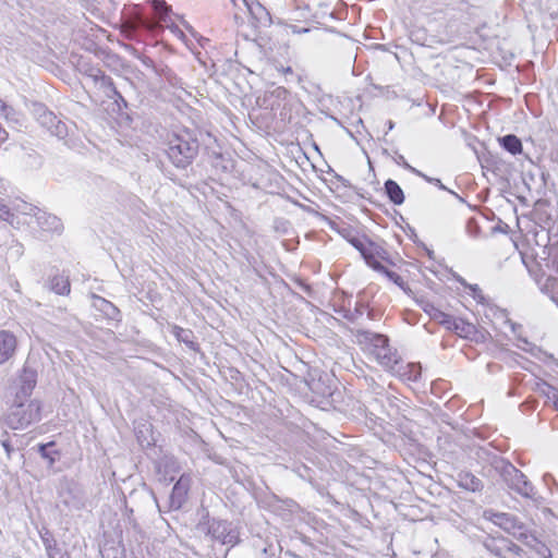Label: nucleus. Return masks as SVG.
<instances>
[{
    "label": "nucleus",
    "mask_w": 558,
    "mask_h": 558,
    "mask_svg": "<svg viewBox=\"0 0 558 558\" xmlns=\"http://www.w3.org/2000/svg\"><path fill=\"white\" fill-rule=\"evenodd\" d=\"M412 367H413V373H416L418 366H412Z\"/></svg>",
    "instance_id": "5fc2aeb1"
},
{
    "label": "nucleus",
    "mask_w": 558,
    "mask_h": 558,
    "mask_svg": "<svg viewBox=\"0 0 558 558\" xmlns=\"http://www.w3.org/2000/svg\"><path fill=\"white\" fill-rule=\"evenodd\" d=\"M49 558H69V556L60 551H53L49 554Z\"/></svg>",
    "instance_id": "a18cd8bd"
},
{
    "label": "nucleus",
    "mask_w": 558,
    "mask_h": 558,
    "mask_svg": "<svg viewBox=\"0 0 558 558\" xmlns=\"http://www.w3.org/2000/svg\"><path fill=\"white\" fill-rule=\"evenodd\" d=\"M54 442L40 444L38 445V452L40 456L48 461V466H52L56 462V454L58 451L53 449Z\"/></svg>",
    "instance_id": "c756f323"
},
{
    "label": "nucleus",
    "mask_w": 558,
    "mask_h": 558,
    "mask_svg": "<svg viewBox=\"0 0 558 558\" xmlns=\"http://www.w3.org/2000/svg\"><path fill=\"white\" fill-rule=\"evenodd\" d=\"M484 547L497 558H530L519 545L506 537L487 538Z\"/></svg>",
    "instance_id": "423d86ee"
},
{
    "label": "nucleus",
    "mask_w": 558,
    "mask_h": 558,
    "mask_svg": "<svg viewBox=\"0 0 558 558\" xmlns=\"http://www.w3.org/2000/svg\"><path fill=\"white\" fill-rule=\"evenodd\" d=\"M553 405L555 407V409L558 411V397L556 398V400L553 402Z\"/></svg>",
    "instance_id": "603ef678"
},
{
    "label": "nucleus",
    "mask_w": 558,
    "mask_h": 558,
    "mask_svg": "<svg viewBox=\"0 0 558 558\" xmlns=\"http://www.w3.org/2000/svg\"><path fill=\"white\" fill-rule=\"evenodd\" d=\"M7 105H8V104H7L3 99H1V98H0V113H1L2 111H4V108H5V106H7Z\"/></svg>",
    "instance_id": "de8ad7c7"
},
{
    "label": "nucleus",
    "mask_w": 558,
    "mask_h": 558,
    "mask_svg": "<svg viewBox=\"0 0 558 558\" xmlns=\"http://www.w3.org/2000/svg\"><path fill=\"white\" fill-rule=\"evenodd\" d=\"M37 384V372L25 364L19 376L16 399L27 398L32 395Z\"/></svg>",
    "instance_id": "9b49d317"
},
{
    "label": "nucleus",
    "mask_w": 558,
    "mask_h": 558,
    "mask_svg": "<svg viewBox=\"0 0 558 558\" xmlns=\"http://www.w3.org/2000/svg\"><path fill=\"white\" fill-rule=\"evenodd\" d=\"M199 529L202 531L206 530V533L214 539L223 545H229L230 547H233L240 542L238 530L227 521L213 520L206 527L199 526Z\"/></svg>",
    "instance_id": "0eeeda50"
},
{
    "label": "nucleus",
    "mask_w": 558,
    "mask_h": 558,
    "mask_svg": "<svg viewBox=\"0 0 558 558\" xmlns=\"http://www.w3.org/2000/svg\"><path fill=\"white\" fill-rule=\"evenodd\" d=\"M0 442H1V446L3 447V449L5 450L8 458L10 459L11 453L14 451V449L9 440L7 433L3 434V438L0 439Z\"/></svg>",
    "instance_id": "a19ab883"
},
{
    "label": "nucleus",
    "mask_w": 558,
    "mask_h": 558,
    "mask_svg": "<svg viewBox=\"0 0 558 558\" xmlns=\"http://www.w3.org/2000/svg\"><path fill=\"white\" fill-rule=\"evenodd\" d=\"M92 300H93V306L96 310L104 313V315H106L108 318L116 319L119 316L120 311L110 301H108L99 295H96L94 293L92 294Z\"/></svg>",
    "instance_id": "dca6fc26"
},
{
    "label": "nucleus",
    "mask_w": 558,
    "mask_h": 558,
    "mask_svg": "<svg viewBox=\"0 0 558 558\" xmlns=\"http://www.w3.org/2000/svg\"><path fill=\"white\" fill-rule=\"evenodd\" d=\"M233 4L235 8H238L239 10H242V7L245 8L251 14H256V11H262L264 10V8L259 4V3H256L255 5L254 4H250L247 2V0H232Z\"/></svg>",
    "instance_id": "c9c22d12"
},
{
    "label": "nucleus",
    "mask_w": 558,
    "mask_h": 558,
    "mask_svg": "<svg viewBox=\"0 0 558 558\" xmlns=\"http://www.w3.org/2000/svg\"><path fill=\"white\" fill-rule=\"evenodd\" d=\"M14 218L15 216L10 207L0 198V219L13 225Z\"/></svg>",
    "instance_id": "e433bc0d"
},
{
    "label": "nucleus",
    "mask_w": 558,
    "mask_h": 558,
    "mask_svg": "<svg viewBox=\"0 0 558 558\" xmlns=\"http://www.w3.org/2000/svg\"><path fill=\"white\" fill-rule=\"evenodd\" d=\"M0 118H3L9 123L21 124L22 116L12 106L7 105L4 111L0 113Z\"/></svg>",
    "instance_id": "2f4dec72"
},
{
    "label": "nucleus",
    "mask_w": 558,
    "mask_h": 558,
    "mask_svg": "<svg viewBox=\"0 0 558 558\" xmlns=\"http://www.w3.org/2000/svg\"><path fill=\"white\" fill-rule=\"evenodd\" d=\"M470 289L475 293L477 291H480L478 287L476 284L474 286H470Z\"/></svg>",
    "instance_id": "8fccbe9b"
},
{
    "label": "nucleus",
    "mask_w": 558,
    "mask_h": 558,
    "mask_svg": "<svg viewBox=\"0 0 558 558\" xmlns=\"http://www.w3.org/2000/svg\"><path fill=\"white\" fill-rule=\"evenodd\" d=\"M168 501H169V505L170 507L172 506V504L174 502V486H172L169 490V494H168Z\"/></svg>",
    "instance_id": "c03bdc74"
},
{
    "label": "nucleus",
    "mask_w": 558,
    "mask_h": 558,
    "mask_svg": "<svg viewBox=\"0 0 558 558\" xmlns=\"http://www.w3.org/2000/svg\"><path fill=\"white\" fill-rule=\"evenodd\" d=\"M380 272H384L387 276V278H389V280L395 282L401 289H403V290L405 289L404 288L405 283H404L403 278L400 275H398L397 272L391 271V270L387 269L386 267H384V269H381Z\"/></svg>",
    "instance_id": "4c0bfd02"
},
{
    "label": "nucleus",
    "mask_w": 558,
    "mask_h": 558,
    "mask_svg": "<svg viewBox=\"0 0 558 558\" xmlns=\"http://www.w3.org/2000/svg\"><path fill=\"white\" fill-rule=\"evenodd\" d=\"M424 180H426L427 182H432V183H435L439 186V189L441 190H446V187L442 185V183L440 182L439 179H435V178H429L427 177L426 174L423 173V175H421Z\"/></svg>",
    "instance_id": "37998d69"
},
{
    "label": "nucleus",
    "mask_w": 558,
    "mask_h": 558,
    "mask_svg": "<svg viewBox=\"0 0 558 558\" xmlns=\"http://www.w3.org/2000/svg\"><path fill=\"white\" fill-rule=\"evenodd\" d=\"M535 281L541 291L548 295L558 306V278L548 276L544 281H542V278L535 277Z\"/></svg>",
    "instance_id": "2eb2a0df"
},
{
    "label": "nucleus",
    "mask_w": 558,
    "mask_h": 558,
    "mask_svg": "<svg viewBox=\"0 0 558 558\" xmlns=\"http://www.w3.org/2000/svg\"><path fill=\"white\" fill-rule=\"evenodd\" d=\"M177 102H182L186 107L192 108L197 102V99L191 92L177 87Z\"/></svg>",
    "instance_id": "7c9ffc66"
},
{
    "label": "nucleus",
    "mask_w": 558,
    "mask_h": 558,
    "mask_svg": "<svg viewBox=\"0 0 558 558\" xmlns=\"http://www.w3.org/2000/svg\"><path fill=\"white\" fill-rule=\"evenodd\" d=\"M50 287L57 294L64 295L70 293L69 279L63 276H54L50 281Z\"/></svg>",
    "instance_id": "cd10ccee"
},
{
    "label": "nucleus",
    "mask_w": 558,
    "mask_h": 558,
    "mask_svg": "<svg viewBox=\"0 0 558 558\" xmlns=\"http://www.w3.org/2000/svg\"><path fill=\"white\" fill-rule=\"evenodd\" d=\"M385 191L395 205H401L404 202L403 191L396 181L391 179L387 180L385 182Z\"/></svg>",
    "instance_id": "5701e85b"
},
{
    "label": "nucleus",
    "mask_w": 558,
    "mask_h": 558,
    "mask_svg": "<svg viewBox=\"0 0 558 558\" xmlns=\"http://www.w3.org/2000/svg\"><path fill=\"white\" fill-rule=\"evenodd\" d=\"M496 469L499 470L500 476L505 484L511 490L515 492L523 498L537 500V492L526 476L518 470L513 464L501 460Z\"/></svg>",
    "instance_id": "7ed1b4c3"
},
{
    "label": "nucleus",
    "mask_w": 558,
    "mask_h": 558,
    "mask_svg": "<svg viewBox=\"0 0 558 558\" xmlns=\"http://www.w3.org/2000/svg\"><path fill=\"white\" fill-rule=\"evenodd\" d=\"M446 328L453 330L459 337L471 341L484 342L486 340L485 331L478 330L474 324L463 318H454L451 316L450 323L447 324Z\"/></svg>",
    "instance_id": "6e6552de"
},
{
    "label": "nucleus",
    "mask_w": 558,
    "mask_h": 558,
    "mask_svg": "<svg viewBox=\"0 0 558 558\" xmlns=\"http://www.w3.org/2000/svg\"><path fill=\"white\" fill-rule=\"evenodd\" d=\"M395 161L399 166H402L404 169L411 171L412 173H414L416 175H423V173L420 170H417L414 167L410 166L402 155L397 154V156L395 158Z\"/></svg>",
    "instance_id": "58836bf2"
},
{
    "label": "nucleus",
    "mask_w": 558,
    "mask_h": 558,
    "mask_svg": "<svg viewBox=\"0 0 558 558\" xmlns=\"http://www.w3.org/2000/svg\"><path fill=\"white\" fill-rule=\"evenodd\" d=\"M344 232H345V230L342 231V235L345 239H348V241L362 254L368 240L366 238L350 236V232H348V233H344Z\"/></svg>",
    "instance_id": "72a5a7b5"
},
{
    "label": "nucleus",
    "mask_w": 558,
    "mask_h": 558,
    "mask_svg": "<svg viewBox=\"0 0 558 558\" xmlns=\"http://www.w3.org/2000/svg\"><path fill=\"white\" fill-rule=\"evenodd\" d=\"M90 76L94 78V81L99 84L100 88H102L108 96H111L110 93L114 96H118L122 98L120 93L116 89V86L113 84V81L110 76L106 75L102 71L99 69L93 70V73Z\"/></svg>",
    "instance_id": "f3484780"
},
{
    "label": "nucleus",
    "mask_w": 558,
    "mask_h": 558,
    "mask_svg": "<svg viewBox=\"0 0 558 558\" xmlns=\"http://www.w3.org/2000/svg\"><path fill=\"white\" fill-rule=\"evenodd\" d=\"M157 506H158L159 511H160V512H162V510H161V506L159 505V502H158V501H157Z\"/></svg>",
    "instance_id": "6e6d98bb"
},
{
    "label": "nucleus",
    "mask_w": 558,
    "mask_h": 558,
    "mask_svg": "<svg viewBox=\"0 0 558 558\" xmlns=\"http://www.w3.org/2000/svg\"><path fill=\"white\" fill-rule=\"evenodd\" d=\"M494 524L501 527L504 531L512 534L518 538H522L524 535L523 526L518 522V520L505 512H490L487 517Z\"/></svg>",
    "instance_id": "1a4fd4ad"
},
{
    "label": "nucleus",
    "mask_w": 558,
    "mask_h": 558,
    "mask_svg": "<svg viewBox=\"0 0 558 558\" xmlns=\"http://www.w3.org/2000/svg\"><path fill=\"white\" fill-rule=\"evenodd\" d=\"M40 410L37 400L16 399L7 415V424L12 429H24L41 420Z\"/></svg>",
    "instance_id": "f03ea898"
},
{
    "label": "nucleus",
    "mask_w": 558,
    "mask_h": 558,
    "mask_svg": "<svg viewBox=\"0 0 558 558\" xmlns=\"http://www.w3.org/2000/svg\"><path fill=\"white\" fill-rule=\"evenodd\" d=\"M31 112L34 116V118L40 123L44 118H46V114L50 112V110L41 102H32L31 105Z\"/></svg>",
    "instance_id": "473e14b6"
},
{
    "label": "nucleus",
    "mask_w": 558,
    "mask_h": 558,
    "mask_svg": "<svg viewBox=\"0 0 558 558\" xmlns=\"http://www.w3.org/2000/svg\"><path fill=\"white\" fill-rule=\"evenodd\" d=\"M538 389L546 397L548 402L553 403L556 398H558V389L546 383L539 385Z\"/></svg>",
    "instance_id": "f704fd0d"
},
{
    "label": "nucleus",
    "mask_w": 558,
    "mask_h": 558,
    "mask_svg": "<svg viewBox=\"0 0 558 558\" xmlns=\"http://www.w3.org/2000/svg\"><path fill=\"white\" fill-rule=\"evenodd\" d=\"M289 95V92L284 87H277L272 92H270V96L276 97L278 99H286Z\"/></svg>",
    "instance_id": "79ce46f5"
},
{
    "label": "nucleus",
    "mask_w": 558,
    "mask_h": 558,
    "mask_svg": "<svg viewBox=\"0 0 558 558\" xmlns=\"http://www.w3.org/2000/svg\"><path fill=\"white\" fill-rule=\"evenodd\" d=\"M184 25L194 39L190 38L183 31L179 29L178 27L177 39H179L182 43L186 51H190L191 53L197 56L199 53V51L197 50L198 40L195 38V33L193 28L190 25H186L185 23Z\"/></svg>",
    "instance_id": "6ab92c4d"
},
{
    "label": "nucleus",
    "mask_w": 558,
    "mask_h": 558,
    "mask_svg": "<svg viewBox=\"0 0 558 558\" xmlns=\"http://www.w3.org/2000/svg\"><path fill=\"white\" fill-rule=\"evenodd\" d=\"M500 145L510 154L517 155L522 151V143L519 137L508 134L499 138Z\"/></svg>",
    "instance_id": "393cba45"
},
{
    "label": "nucleus",
    "mask_w": 558,
    "mask_h": 558,
    "mask_svg": "<svg viewBox=\"0 0 558 558\" xmlns=\"http://www.w3.org/2000/svg\"><path fill=\"white\" fill-rule=\"evenodd\" d=\"M524 544L530 547L533 551H535L541 558H550L551 550L547 545L537 539L534 535H529L524 533L523 537Z\"/></svg>",
    "instance_id": "a211bd4d"
},
{
    "label": "nucleus",
    "mask_w": 558,
    "mask_h": 558,
    "mask_svg": "<svg viewBox=\"0 0 558 558\" xmlns=\"http://www.w3.org/2000/svg\"><path fill=\"white\" fill-rule=\"evenodd\" d=\"M166 26L170 29V32H174V24L171 23V24H166Z\"/></svg>",
    "instance_id": "09e8293b"
},
{
    "label": "nucleus",
    "mask_w": 558,
    "mask_h": 558,
    "mask_svg": "<svg viewBox=\"0 0 558 558\" xmlns=\"http://www.w3.org/2000/svg\"><path fill=\"white\" fill-rule=\"evenodd\" d=\"M40 125L49 130L52 135L59 138H64L68 135L66 124L58 119L52 111L46 114V118L41 120Z\"/></svg>",
    "instance_id": "4468645a"
},
{
    "label": "nucleus",
    "mask_w": 558,
    "mask_h": 558,
    "mask_svg": "<svg viewBox=\"0 0 558 558\" xmlns=\"http://www.w3.org/2000/svg\"><path fill=\"white\" fill-rule=\"evenodd\" d=\"M352 332L362 350L369 353L380 366L389 372H398L397 366L401 362V356L389 345L387 336L361 329Z\"/></svg>",
    "instance_id": "f257e3e1"
},
{
    "label": "nucleus",
    "mask_w": 558,
    "mask_h": 558,
    "mask_svg": "<svg viewBox=\"0 0 558 558\" xmlns=\"http://www.w3.org/2000/svg\"><path fill=\"white\" fill-rule=\"evenodd\" d=\"M34 217L36 218V222L43 233H51L58 235L62 233L63 223L57 216L43 210H37L34 214Z\"/></svg>",
    "instance_id": "f8f14e48"
},
{
    "label": "nucleus",
    "mask_w": 558,
    "mask_h": 558,
    "mask_svg": "<svg viewBox=\"0 0 558 558\" xmlns=\"http://www.w3.org/2000/svg\"><path fill=\"white\" fill-rule=\"evenodd\" d=\"M553 267H554V269L558 272V263L556 264V263L554 262Z\"/></svg>",
    "instance_id": "864d4df0"
},
{
    "label": "nucleus",
    "mask_w": 558,
    "mask_h": 558,
    "mask_svg": "<svg viewBox=\"0 0 558 558\" xmlns=\"http://www.w3.org/2000/svg\"><path fill=\"white\" fill-rule=\"evenodd\" d=\"M177 341L183 342L189 349L194 352L198 351V343L192 331L177 327Z\"/></svg>",
    "instance_id": "bb28decb"
},
{
    "label": "nucleus",
    "mask_w": 558,
    "mask_h": 558,
    "mask_svg": "<svg viewBox=\"0 0 558 558\" xmlns=\"http://www.w3.org/2000/svg\"><path fill=\"white\" fill-rule=\"evenodd\" d=\"M279 71H281L283 74H292V73H293V70H292V68H291V66H286V68H284V66H281V68L279 69Z\"/></svg>",
    "instance_id": "49530a36"
},
{
    "label": "nucleus",
    "mask_w": 558,
    "mask_h": 558,
    "mask_svg": "<svg viewBox=\"0 0 558 558\" xmlns=\"http://www.w3.org/2000/svg\"><path fill=\"white\" fill-rule=\"evenodd\" d=\"M151 5L158 22L167 23L171 7L167 5V3L162 0H154Z\"/></svg>",
    "instance_id": "c85d7f7f"
},
{
    "label": "nucleus",
    "mask_w": 558,
    "mask_h": 558,
    "mask_svg": "<svg viewBox=\"0 0 558 558\" xmlns=\"http://www.w3.org/2000/svg\"><path fill=\"white\" fill-rule=\"evenodd\" d=\"M58 500L68 510H81L85 506V494L75 481L68 477L59 480Z\"/></svg>",
    "instance_id": "20e7f679"
},
{
    "label": "nucleus",
    "mask_w": 558,
    "mask_h": 558,
    "mask_svg": "<svg viewBox=\"0 0 558 558\" xmlns=\"http://www.w3.org/2000/svg\"><path fill=\"white\" fill-rule=\"evenodd\" d=\"M15 209L21 211L24 215H31V216H34V214L37 210H40L39 208H37L33 205L26 204V203H24L22 206H17Z\"/></svg>",
    "instance_id": "ea45409f"
},
{
    "label": "nucleus",
    "mask_w": 558,
    "mask_h": 558,
    "mask_svg": "<svg viewBox=\"0 0 558 558\" xmlns=\"http://www.w3.org/2000/svg\"><path fill=\"white\" fill-rule=\"evenodd\" d=\"M198 153V142L194 131L183 128L177 131V154L182 158H177V168H185L196 157Z\"/></svg>",
    "instance_id": "39448f33"
},
{
    "label": "nucleus",
    "mask_w": 558,
    "mask_h": 558,
    "mask_svg": "<svg viewBox=\"0 0 558 558\" xmlns=\"http://www.w3.org/2000/svg\"><path fill=\"white\" fill-rule=\"evenodd\" d=\"M420 369L421 367L418 366L417 367V372L413 375V379L416 380L417 379V376L420 375Z\"/></svg>",
    "instance_id": "3c124183"
},
{
    "label": "nucleus",
    "mask_w": 558,
    "mask_h": 558,
    "mask_svg": "<svg viewBox=\"0 0 558 558\" xmlns=\"http://www.w3.org/2000/svg\"><path fill=\"white\" fill-rule=\"evenodd\" d=\"M156 474L159 482L169 485L174 481V465L170 461H160L156 465Z\"/></svg>",
    "instance_id": "4be33fe9"
},
{
    "label": "nucleus",
    "mask_w": 558,
    "mask_h": 558,
    "mask_svg": "<svg viewBox=\"0 0 558 558\" xmlns=\"http://www.w3.org/2000/svg\"><path fill=\"white\" fill-rule=\"evenodd\" d=\"M191 477L189 475H182L177 481V509L185 502L187 493L191 487Z\"/></svg>",
    "instance_id": "b1692460"
},
{
    "label": "nucleus",
    "mask_w": 558,
    "mask_h": 558,
    "mask_svg": "<svg viewBox=\"0 0 558 558\" xmlns=\"http://www.w3.org/2000/svg\"><path fill=\"white\" fill-rule=\"evenodd\" d=\"M149 26V21L148 19L137 12V13H134L132 16H130L125 22H124V32L128 33L129 36H131L136 29L138 28H146Z\"/></svg>",
    "instance_id": "412c9836"
},
{
    "label": "nucleus",
    "mask_w": 558,
    "mask_h": 558,
    "mask_svg": "<svg viewBox=\"0 0 558 558\" xmlns=\"http://www.w3.org/2000/svg\"><path fill=\"white\" fill-rule=\"evenodd\" d=\"M361 255L365 259L366 264L377 271H381V269H384L380 260L389 259L388 252L383 246L372 241H367V244Z\"/></svg>",
    "instance_id": "9d476101"
},
{
    "label": "nucleus",
    "mask_w": 558,
    "mask_h": 558,
    "mask_svg": "<svg viewBox=\"0 0 558 558\" xmlns=\"http://www.w3.org/2000/svg\"><path fill=\"white\" fill-rule=\"evenodd\" d=\"M459 486L463 489L470 492H481L484 487L483 482L469 472H463L459 474Z\"/></svg>",
    "instance_id": "aec40b11"
},
{
    "label": "nucleus",
    "mask_w": 558,
    "mask_h": 558,
    "mask_svg": "<svg viewBox=\"0 0 558 558\" xmlns=\"http://www.w3.org/2000/svg\"><path fill=\"white\" fill-rule=\"evenodd\" d=\"M17 339L8 330L0 331V365L10 361L16 352Z\"/></svg>",
    "instance_id": "ddd939ff"
},
{
    "label": "nucleus",
    "mask_w": 558,
    "mask_h": 558,
    "mask_svg": "<svg viewBox=\"0 0 558 558\" xmlns=\"http://www.w3.org/2000/svg\"><path fill=\"white\" fill-rule=\"evenodd\" d=\"M422 308L425 313H427L434 320H437L439 324L447 326V324L450 323L451 316L436 308L432 303H423Z\"/></svg>",
    "instance_id": "a878e982"
}]
</instances>
